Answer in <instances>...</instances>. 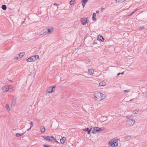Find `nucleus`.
Instances as JSON below:
<instances>
[{
	"label": "nucleus",
	"instance_id": "f257e3e1",
	"mask_svg": "<svg viewBox=\"0 0 147 147\" xmlns=\"http://www.w3.org/2000/svg\"><path fill=\"white\" fill-rule=\"evenodd\" d=\"M118 140H115V141L110 140L109 142V145L111 146L112 147H116L118 145L117 142Z\"/></svg>",
	"mask_w": 147,
	"mask_h": 147
},
{
	"label": "nucleus",
	"instance_id": "f03ea898",
	"mask_svg": "<svg viewBox=\"0 0 147 147\" xmlns=\"http://www.w3.org/2000/svg\"><path fill=\"white\" fill-rule=\"evenodd\" d=\"M101 94L102 95V93L100 92H97L95 94L94 98L96 100L98 101L101 100V99L100 98Z\"/></svg>",
	"mask_w": 147,
	"mask_h": 147
},
{
	"label": "nucleus",
	"instance_id": "7ed1b4c3",
	"mask_svg": "<svg viewBox=\"0 0 147 147\" xmlns=\"http://www.w3.org/2000/svg\"><path fill=\"white\" fill-rule=\"evenodd\" d=\"M126 122V124L128 125V126H131L135 123V121L134 119H129Z\"/></svg>",
	"mask_w": 147,
	"mask_h": 147
},
{
	"label": "nucleus",
	"instance_id": "20e7f679",
	"mask_svg": "<svg viewBox=\"0 0 147 147\" xmlns=\"http://www.w3.org/2000/svg\"><path fill=\"white\" fill-rule=\"evenodd\" d=\"M9 85H5L2 87V90L4 92L7 91L9 92Z\"/></svg>",
	"mask_w": 147,
	"mask_h": 147
},
{
	"label": "nucleus",
	"instance_id": "39448f33",
	"mask_svg": "<svg viewBox=\"0 0 147 147\" xmlns=\"http://www.w3.org/2000/svg\"><path fill=\"white\" fill-rule=\"evenodd\" d=\"M88 18H83L81 19V21L82 24L84 25H85L87 23Z\"/></svg>",
	"mask_w": 147,
	"mask_h": 147
},
{
	"label": "nucleus",
	"instance_id": "423d86ee",
	"mask_svg": "<svg viewBox=\"0 0 147 147\" xmlns=\"http://www.w3.org/2000/svg\"><path fill=\"white\" fill-rule=\"evenodd\" d=\"M53 28H51L50 29L48 28L45 29V30H46L45 32H47L48 34H51L52 32H53Z\"/></svg>",
	"mask_w": 147,
	"mask_h": 147
},
{
	"label": "nucleus",
	"instance_id": "0eeeda50",
	"mask_svg": "<svg viewBox=\"0 0 147 147\" xmlns=\"http://www.w3.org/2000/svg\"><path fill=\"white\" fill-rule=\"evenodd\" d=\"M49 138V141L52 142H58L56 141V139L53 136H50Z\"/></svg>",
	"mask_w": 147,
	"mask_h": 147
},
{
	"label": "nucleus",
	"instance_id": "6e6552de",
	"mask_svg": "<svg viewBox=\"0 0 147 147\" xmlns=\"http://www.w3.org/2000/svg\"><path fill=\"white\" fill-rule=\"evenodd\" d=\"M95 128H96L95 130L96 131V132H99L101 131H103L105 130V128H100L97 127H95Z\"/></svg>",
	"mask_w": 147,
	"mask_h": 147
},
{
	"label": "nucleus",
	"instance_id": "1a4fd4ad",
	"mask_svg": "<svg viewBox=\"0 0 147 147\" xmlns=\"http://www.w3.org/2000/svg\"><path fill=\"white\" fill-rule=\"evenodd\" d=\"M65 137H61V138L60 140V142L61 144H63L65 142Z\"/></svg>",
	"mask_w": 147,
	"mask_h": 147
},
{
	"label": "nucleus",
	"instance_id": "9d476101",
	"mask_svg": "<svg viewBox=\"0 0 147 147\" xmlns=\"http://www.w3.org/2000/svg\"><path fill=\"white\" fill-rule=\"evenodd\" d=\"M33 57L32 56L31 57L27 59H26V61L28 62H31L32 61H34V59Z\"/></svg>",
	"mask_w": 147,
	"mask_h": 147
},
{
	"label": "nucleus",
	"instance_id": "9b49d317",
	"mask_svg": "<svg viewBox=\"0 0 147 147\" xmlns=\"http://www.w3.org/2000/svg\"><path fill=\"white\" fill-rule=\"evenodd\" d=\"M9 92H11L15 90V88L12 86L9 85Z\"/></svg>",
	"mask_w": 147,
	"mask_h": 147
},
{
	"label": "nucleus",
	"instance_id": "f8f14e48",
	"mask_svg": "<svg viewBox=\"0 0 147 147\" xmlns=\"http://www.w3.org/2000/svg\"><path fill=\"white\" fill-rule=\"evenodd\" d=\"M40 130L42 134H43L45 131V129L44 126L40 127Z\"/></svg>",
	"mask_w": 147,
	"mask_h": 147
},
{
	"label": "nucleus",
	"instance_id": "ddd939ff",
	"mask_svg": "<svg viewBox=\"0 0 147 147\" xmlns=\"http://www.w3.org/2000/svg\"><path fill=\"white\" fill-rule=\"evenodd\" d=\"M88 0H82V5L83 7H84L86 4V3L88 2Z\"/></svg>",
	"mask_w": 147,
	"mask_h": 147
},
{
	"label": "nucleus",
	"instance_id": "4468645a",
	"mask_svg": "<svg viewBox=\"0 0 147 147\" xmlns=\"http://www.w3.org/2000/svg\"><path fill=\"white\" fill-rule=\"evenodd\" d=\"M92 128H91L90 129H89L88 128H86L84 129H83V130L85 131H87L88 134H89L90 133V131H91Z\"/></svg>",
	"mask_w": 147,
	"mask_h": 147
},
{
	"label": "nucleus",
	"instance_id": "2eb2a0df",
	"mask_svg": "<svg viewBox=\"0 0 147 147\" xmlns=\"http://www.w3.org/2000/svg\"><path fill=\"white\" fill-rule=\"evenodd\" d=\"M56 86L54 85L52 87V88L51 90L50 91H48V90H47V92L49 93H51L53 92L54 91L53 90V89L55 88L56 87Z\"/></svg>",
	"mask_w": 147,
	"mask_h": 147
},
{
	"label": "nucleus",
	"instance_id": "dca6fc26",
	"mask_svg": "<svg viewBox=\"0 0 147 147\" xmlns=\"http://www.w3.org/2000/svg\"><path fill=\"white\" fill-rule=\"evenodd\" d=\"M46 30H45V29L43 30L42 31L41 33H42L41 34V35H43V36H45L47 34H48L47 32H45Z\"/></svg>",
	"mask_w": 147,
	"mask_h": 147
},
{
	"label": "nucleus",
	"instance_id": "f3484780",
	"mask_svg": "<svg viewBox=\"0 0 147 147\" xmlns=\"http://www.w3.org/2000/svg\"><path fill=\"white\" fill-rule=\"evenodd\" d=\"M98 39L102 41H103L104 40L103 37L102 36H98Z\"/></svg>",
	"mask_w": 147,
	"mask_h": 147
},
{
	"label": "nucleus",
	"instance_id": "a211bd4d",
	"mask_svg": "<svg viewBox=\"0 0 147 147\" xmlns=\"http://www.w3.org/2000/svg\"><path fill=\"white\" fill-rule=\"evenodd\" d=\"M88 73L89 74L92 75L93 74L94 71L92 69H88Z\"/></svg>",
	"mask_w": 147,
	"mask_h": 147
},
{
	"label": "nucleus",
	"instance_id": "6ab92c4d",
	"mask_svg": "<svg viewBox=\"0 0 147 147\" xmlns=\"http://www.w3.org/2000/svg\"><path fill=\"white\" fill-rule=\"evenodd\" d=\"M105 85L106 84L105 82H100L99 84V86H105Z\"/></svg>",
	"mask_w": 147,
	"mask_h": 147
},
{
	"label": "nucleus",
	"instance_id": "aec40b11",
	"mask_svg": "<svg viewBox=\"0 0 147 147\" xmlns=\"http://www.w3.org/2000/svg\"><path fill=\"white\" fill-rule=\"evenodd\" d=\"M16 104V100H13L12 102H11V107H13Z\"/></svg>",
	"mask_w": 147,
	"mask_h": 147
},
{
	"label": "nucleus",
	"instance_id": "412c9836",
	"mask_svg": "<svg viewBox=\"0 0 147 147\" xmlns=\"http://www.w3.org/2000/svg\"><path fill=\"white\" fill-rule=\"evenodd\" d=\"M25 133V132H24V133H23L22 134H19L18 133H17L16 134V135L17 137H19L20 136H22Z\"/></svg>",
	"mask_w": 147,
	"mask_h": 147
},
{
	"label": "nucleus",
	"instance_id": "4be33fe9",
	"mask_svg": "<svg viewBox=\"0 0 147 147\" xmlns=\"http://www.w3.org/2000/svg\"><path fill=\"white\" fill-rule=\"evenodd\" d=\"M33 57L34 58V61H35L37 59H38L39 58V56L38 55H35L34 56H33Z\"/></svg>",
	"mask_w": 147,
	"mask_h": 147
},
{
	"label": "nucleus",
	"instance_id": "5701e85b",
	"mask_svg": "<svg viewBox=\"0 0 147 147\" xmlns=\"http://www.w3.org/2000/svg\"><path fill=\"white\" fill-rule=\"evenodd\" d=\"M24 55V52H22L18 54V56L19 57V58L22 57Z\"/></svg>",
	"mask_w": 147,
	"mask_h": 147
},
{
	"label": "nucleus",
	"instance_id": "b1692460",
	"mask_svg": "<svg viewBox=\"0 0 147 147\" xmlns=\"http://www.w3.org/2000/svg\"><path fill=\"white\" fill-rule=\"evenodd\" d=\"M50 136H43V138H44V139L47 141H49V138Z\"/></svg>",
	"mask_w": 147,
	"mask_h": 147
},
{
	"label": "nucleus",
	"instance_id": "393cba45",
	"mask_svg": "<svg viewBox=\"0 0 147 147\" xmlns=\"http://www.w3.org/2000/svg\"><path fill=\"white\" fill-rule=\"evenodd\" d=\"M5 107L6 109L8 111H10V108L9 107L8 104H6L5 105Z\"/></svg>",
	"mask_w": 147,
	"mask_h": 147
},
{
	"label": "nucleus",
	"instance_id": "a878e982",
	"mask_svg": "<svg viewBox=\"0 0 147 147\" xmlns=\"http://www.w3.org/2000/svg\"><path fill=\"white\" fill-rule=\"evenodd\" d=\"M1 8L2 9L4 10H5L7 8L6 5H3L1 6Z\"/></svg>",
	"mask_w": 147,
	"mask_h": 147
},
{
	"label": "nucleus",
	"instance_id": "bb28decb",
	"mask_svg": "<svg viewBox=\"0 0 147 147\" xmlns=\"http://www.w3.org/2000/svg\"><path fill=\"white\" fill-rule=\"evenodd\" d=\"M102 94H101L100 96V98L101 99V100H103L105 98V96L104 94H103L102 93Z\"/></svg>",
	"mask_w": 147,
	"mask_h": 147
},
{
	"label": "nucleus",
	"instance_id": "cd10ccee",
	"mask_svg": "<svg viewBox=\"0 0 147 147\" xmlns=\"http://www.w3.org/2000/svg\"><path fill=\"white\" fill-rule=\"evenodd\" d=\"M75 0H71L70 2V4L71 5H73L74 4Z\"/></svg>",
	"mask_w": 147,
	"mask_h": 147
},
{
	"label": "nucleus",
	"instance_id": "c85d7f7f",
	"mask_svg": "<svg viewBox=\"0 0 147 147\" xmlns=\"http://www.w3.org/2000/svg\"><path fill=\"white\" fill-rule=\"evenodd\" d=\"M126 0H116L115 1V2L117 3V1L119 3H122L124 2Z\"/></svg>",
	"mask_w": 147,
	"mask_h": 147
},
{
	"label": "nucleus",
	"instance_id": "c756f323",
	"mask_svg": "<svg viewBox=\"0 0 147 147\" xmlns=\"http://www.w3.org/2000/svg\"><path fill=\"white\" fill-rule=\"evenodd\" d=\"M96 128H95V127L93 128V129L92 131V133L94 134H96V131L95 130Z\"/></svg>",
	"mask_w": 147,
	"mask_h": 147
},
{
	"label": "nucleus",
	"instance_id": "7c9ffc66",
	"mask_svg": "<svg viewBox=\"0 0 147 147\" xmlns=\"http://www.w3.org/2000/svg\"><path fill=\"white\" fill-rule=\"evenodd\" d=\"M126 117L127 118L129 119L130 118H131L132 117V116L131 115H128Z\"/></svg>",
	"mask_w": 147,
	"mask_h": 147
},
{
	"label": "nucleus",
	"instance_id": "2f4dec72",
	"mask_svg": "<svg viewBox=\"0 0 147 147\" xmlns=\"http://www.w3.org/2000/svg\"><path fill=\"white\" fill-rule=\"evenodd\" d=\"M138 111L137 110H135L133 111L134 113L135 114H138Z\"/></svg>",
	"mask_w": 147,
	"mask_h": 147
},
{
	"label": "nucleus",
	"instance_id": "473e14b6",
	"mask_svg": "<svg viewBox=\"0 0 147 147\" xmlns=\"http://www.w3.org/2000/svg\"><path fill=\"white\" fill-rule=\"evenodd\" d=\"M125 138L128 140H130L131 138V137L130 136H127Z\"/></svg>",
	"mask_w": 147,
	"mask_h": 147
},
{
	"label": "nucleus",
	"instance_id": "72a5a7b5",
	"mask_svg": "<svg viewBox=\"0 0 147 147\" xmlns=\"http://www.w3.org/2000/svg\"><path fill=\"white\" fill-rule=\"evenodd\" d=\"M30 125H31V126H30V127L31 128L32 127H33V123H32V121H31L30 122Z\"/></svg>",
	"mask_w": 147,
	"mask_h": 147
},
{
	"label": "nucleus",
	"instance_id": "f704fd0d",
	"mask_svg": "<svg viewBox=\"0 0 147 147\" xmlns=\"http://www.w3.org/2000/svg\"><path fill=\"white\" fill-rule=\"evenodd\" d=\"M124 74V72H123L121 73H119L117 74V75L118 76H119L120 74Z\"/></svg>",
	"mask_w": 147,
	"mask_h": 147
},
{
	"label": "nucleus",
	"instance_id": "c9c22d12",
	"mask_svg": "<svg viewBox=\"0 0 147 147\" xmlns=\"http://www.w3.org/2000/svg\"><path fill=\"white\" fill-rule=\"evenodd\" d=\"M92 19L93 20H94L95 21H96V18H95V17H92Z\"/></svg>",
	"mask_w": 147,
	"mask_h": 147
},
{
	"label": "nucleus",
	"instance_id": "e433bc0d",
	"mask_svg": "<svg viewBox=\"0 0 147 147\" xmlns=\"http://www.w3.org/2000/svg\"><path fill=\"white\" fill-rule=\"evenodd\" d=\"M105 9V8H103V7H102L101 9V12L102 11Z\"/></svg>",
	"mask_w": 147,
	"mask_h": 147
},
{
	"label": "nucleus",
	"instance_id": "4c0bfd02",
	"mask_svg": "<svg viewBox=\"0 0 147 147\" xmlns=\"http://www.w3.org/2000/svg\"><path fill=\"white\" fill-rule=\"evenodd\" d=\"M144 27H140L139 28V29L140 30H142L143 29H144Z\"/></svg>",
	"mask_w": 147,
	"mask_h": 147
},
{
	"label": "nucleus",
	"instance_id": "58836bf2",
	"mask_svg": "<svg viewBox=\"0 0 147 147\" xmlns=\"http://www.w3.org/2000/svg\"><path fill=\"white\" fill-rule=\"evenodd\" d=\"M43 146L44 147H51L50 146H49V145H45V144H44L43 145Z\"/></svg>",
	"mask_w": 147,
	"mask_h": 147
},
{
	"label": "nucleus",
	"instance_id": "ea45409f",
	"mask_svg": "<svg viewBox=\"0 0 147 147\" xmlns=\"http://www.w3.org/2000/svg\"><path fill=\"white\" fill-rule=\"evenodd\" d=\"M134 13V12L133 11L128 16H131L132 15H133Z\"/></svg>",
	"mask_w": 147,
	"mask_h": 147
},
{
	"label": "nucleus",
	"instance_id": "a19ab883",
	"mask_svg": "<svg viewBox=\"0 0 147 147\" xmlns=\"http://www.w3.org/2000/svg\"><path fill=\"white\" fill-rule=\"evenodd\" d=\"M20 58H19V57H14V59H18Z\"/></svg>",
	"mask_w": 147,
	"mask_h": 147
},
{
	"label": "nucleus",
	"instance_id": "79ce46f5",
	"mask_svg": "<svg viewBox=\"0 0 147 147\" xmlns=\"http://www.w3.org/2000/svg\"><path fill=\"white\" fill-rule=\"evenodd\" d=\"M96 14L95 13H94L92 15V17H96Z\"/></svg>",
	"mask_w": 147,
	"mask_h": 147
},
{
	"label": "nucleus",
	"instance_id": "37998d69",
	"mask_svg": "<svg viewBox=\"0 0 147 147\" xmlns=\"http://www.w3.org/2000/svg\"><path fill=\"white\" fill-rule=\"evenodd\" d=\"M124 91L125 93L127 92H129V90H124Z\"/></svg>",
	"mask_w": 147,
	"mask_h": 147
},
{
	"label": "nucleus",
	"instance_id": "c03bdc74",
	"mask_svg": "<svg viewBox=\"0 0 147 147\" xmlns=\"http://www.w3.org/2000/svg\"><path fill=\"white\" fill-rule=\"evenodd\" d=\"M139 9L138 8H137L136 10H135V11H134V12L136 11H137V10H139Z\"/></svg>",
	"mask_w": 147,
	"mask_h": 147
},
{
	"label": "nucleus",
	"instance_id": "a18cd8bd",
	"mask_svg": "<svg viewBox=\"0 0 147 147\" xmlns=\"http://www.w3.org/2000/svg\"><path fill=\"white\" fill-rule=\"evenodd\" d=\"M58 5V4H57L56 3H54V5L55 6H57Z\"/></svg>",
	"mask_w": 147,
	"mask_h": 147
},
{
	"label": "nucleus",
	"instance_id": "49530a36",
	"mask_svg": "<svg viewBox=\"0 0 147 147\" xmlns=\"http://www.w3.org/2000/svg\"><path fill=\"white\" fill-rule=\"evenodd\" d=\"M24 22V21H22L21 22V24H23Z\"/></svg>",
	"mask_w": 147,
	"mask_h": 147
},
{
	"label": "nucleus",
	"instance_id": "de8ad7c7",
	"mask_svg": "<svg viewBox=\"0 0 147 147\" xmlns=\"http://www.w3.org/2000/svg\"><path fill=\"white\" fill-rule=\"evenodd\" d=\"M93 44L94 45L96 44H97V42H94Z\"/></svg>",
	"mask_w": 147,
	"mask_h": 147
},
{
	"label": "nucleus",
	"instance_id": "09e8293b",
	"mask_svg": "<svg viewBox=\"0 0 147 147\" xmlns=\"http://www.w3.org/2000/svg\"><path fill=\"white\" fill-rule=\"evenodd\" d=\"M99 11H96V13H99Z\"/></svg>",
	"mask_w": 147,
	"mask_h": 147
},
{
	"label": "nucleus",
	"instance_id": "8fccbe9b",
	"mask_svg": "<svg viewBox=\"0 0 147 147\" xmlns=\"http://www.w3.org/2000/svg\"><path fill=\"white\" fill-rule=\"evenodd\" d=\"M31 128L30 127L29 128V129H28L27 130H28V131H29V130L30 129H31Z\"/></svg>",
	"mask_w": 147,
	"mask_h": 147
},
{
	"label": "nucleus",
	"instance_id": "3c124183",
	"mask_svg": "<svg viewBox=\"0 0 147 147\" xmlns=\"http://www.w3.org/2000/svg\"><path fill=\"white\" fill-rule=\"evenodd\" d=\"M133 100V99H131L130 100H129V101H132Z\"/></svg>",
	"mask_w": 147,
	"mask_h": 147
},
{
	"label": "nucleus",
	"instance_id": "603ef678",
	"mask_svg": "<svg viewBox=\"0 0 147 147\" xmlns=\"http://www.w3.org/2000/svg\"><path fill=\"white\" fill-rule=\"evenodd\" d=\"M9 81L10 82H11V80H9Z\"/></svg>",
	"mask_w": 147,
	"mask_h": 147
},
{
	"label": "nucleus",
	"instance_id": "864d4df0",
	"mask_svg": "<svg viewBox=\"0 0 147 147\" xmlns=\"http://www.w3.org/2000/svg\"><path fill=\"white\" fill-rule=\"evenodd\" d=\"M145 95H146V94H145Z\"/></svg>",
	"mask_w": 147,
	"mask_h": 147
},
{
	"label": "nucleus",
	"instance_id": "5fc2aeb1",
	"mask_svg": "<svg viewBox=\"0 0 147 147\" xmlns=\"http://www.w3.org/2000/svg\"><path fill=\"white\" fill-rule=\"evenodd\" d=\"M145 95H146V94H145Z\"/></svg>",
	"mask_w": 147,
	"mask_h": 147
},
{
	"label": "nucleus",
	"instance_id": "6e6d98bb",
	"mask_svg": "<svg viewBox=\"0 0 147 147\" xmlns=\"http://www.w3.org/2000/svg\"><path fill=\"white\" fill-rule=\"evenodd\" d=\"M145 95H146V94H145Z\"/></svg>",
	"mask_w": 147,
	"mask_h": 147
}]
</instances>
